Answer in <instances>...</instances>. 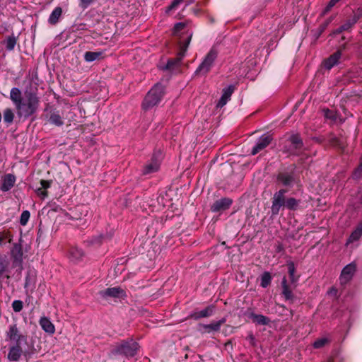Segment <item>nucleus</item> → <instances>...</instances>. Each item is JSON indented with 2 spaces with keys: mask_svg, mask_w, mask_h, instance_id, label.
I'll return each mask as SVG.
<instances>
[{
  "mask_svg": "<svg viewBox=\"0 0 362 362\" xmlns=\"http://www.w3.org/2000/svg\"><path fill=\"white\" fill-rule=\"evenodd\" d=\"M272 276L269 272H264L261 277V286L267 288L271 283Z\"/></svg>",
  "mask_w": 362,
  "mask_h": 362,
  "instance_id": "72a5a7b5",
  "label": "nucleus"
},
{
  "mask_svg": "<svg viewBox=\"0 0 362 362\" xmlns=\"http://www.w3.org/2000/svg\"><path fill=\"white\" fill-rule=\"evenodd\" d=\"M16 180V177L10 173L5 175L2 178L0 186L1 190L2 192H8L14 186Z\"/></svg>",
  "mask_w": 362,
  "mask_h": 362,
  "instance_id": "f3484780",
  "label": "nucleus"
},
{
  "mask_svg": "<svg viewBox=\"0 0 362 362\" xmlns=\"http://www.w3.org/2000/svg\"><path fill=\"white\" fill-rule=\"evenodd\" d=\"M300 203V200L296 199L293 197H289L286 199L285 208L289 210H297L299 204Z\"/></svg>",
  "mask_w": 362,
  "mask_h": 362,
  "instance_id": "c756f323",
  "label": "nucleus"
},
{
  "mask_svg": "<svg viewBox=\"0 0 362 362\" xmlns=\"http://www.w3.org/2000/svg\"><path fill=\"white\" fill-rule=\"evenodd\" d=\"M186 25L185 23H177L175 25L174 29H173V34L175 35H178V33L183 30L185 28Z\"/></svg>",
  "mask_w": 362,
  "mask_h": 362,
  "instance_id": "a19ab883",
  "label": "nucleus"
},
{
  "mask_svg": "<svg viewBox=\"0 0 362 362\" xmlns=\"http://www.w3.org/2000/svg\"><path fill=\"white\" fill-rule=\"evenodd\" d=\"M362 174V156L360 160V164L358 167L354 170L353 173V177L354 179H358Z\"/></svg>",
  "mask_w": 362,
  "mask_h": 362,
  "instance_id": "79ce46f5",
  "label": "nucleus"
},
{
  "mask_svg": "<svg viewBox=\"0 0 362 362\" xmlns=\"http://www.w3.org/2000/svg\"><path fill=\"white\" fill-rule=\"evenodd\" d=\"M338 2L340 1V0H337Z\"/></svg>",
  "mask_w": 362,
  "mask_h": 362,
  "instance_id": "3c124183",
  "label": "nucleus"
},
{
  "mask_svg": "<svg viewBox=\"0 0 362 362\" xmlns=\"http://www.w3.org/2000/svg\"><path fill=\"white\" fill-rule=\"evenodd\" d=\"M6 340L11 344L23 345L28 344V335L23 332L17 324L13 323L8 327L6 331Z\"/></svg>",
  "mask_w": 362,
  "mask_h": 362,
  "instance_id": "20e7f679",
  "label": "nucleus"
},
{
  "mask_svg": "<svg viewBox=\"0 0 362 362\" xmlns=\"http://www.w3.org/2000/svg\"><path fill=\"white\" fill-rule=\"evenodd\" d=\"M323 112L325 118L329 119L332 121H334L336 119V115L332 110L326 109L323 110Z\"/></svg>",
  "mask_w": 362,
  "mask_h": 362,
  "instance_id": "ea45409f",
  "label": "nucleus"
},
{
  "mask_svg": "<svg viewBox=\"0 0 362 362\" xmlns=\"http://www.w3.org/2000/svg\"><path fill=\"white\" fill-rule=\"evenodd\" d=\"M11 256L16 261H21L22 259L23 251L21 245L14 244L11 250Z\"/></svg>",
  "mask_w": 362,
  "mask_h": 362,
  "instance_id": "7c9ffc66",
  "label": "nucleus"
},
{
  "mask_svg": "<svg viewBox=\"0 0 362 362\" xmlns=\"http://www.w3.org/2000/svg\"><path fill=\"white\" fill-rule=\"evenodd\" d=\"M7 235L4 233H0V246L3 244L4 240L7 238Z\"/></svg>",
  "mask_w": 362,
  "mask_h": 362,
  "instance_id": "de8ad7c7",
  "label": "nucleus"
},
{
  "mask_svg": "<svg viewBox=\"0 0 362 362\" xmlns=\"http://www.w3.org/2000/svg\"><path fill=\"white\" fill-rule=\"evenodd\" d=\"M327 362H332V361H327Z\"/></svg>",
  "mask_w": 362,
  "mask_h": 362,
  "instance_id": "5fc2aeb1",
  "label": "nucleus"
},
{
  "mask_svg": "<svg viewBox=\"0 0 362 362\" xmlns=\"http://www.w3.org/2000/svg\"><path fill=\"white\" fill-rule=\"evenodd\" d=\"M338 2L340 1V0H337Z\"/></svg>",
  "mask_w": 362,
  "mask_h": 362,
  "instance_id": "864d4df0",
  "label": "nucleus"
},
{
  "mask_svg": "<svg viewBox=\"0 0 362 362\" xmlns=\"http://www.w3.org/2000/svg\"><path fill=\"white\" fill-rule=\"evenodd\" d=\"M217 57V52L214 49H211L206 55L203 62L197 69L195 73L197 74L205 75L206 74L213 66V64Z\"/></svg>",
  "mask_w": 362,
  "mask_h": 362,
  "instance_id": "423d86ee",
  "label": "nucleus"
},
{
  "mask_svg": "<svg viewBox=\"0 0 362 362\" xmlns=\"http://www.w3.org/2000/svg\"><path fill=\"white\" fill-rule=\"evenodd\" d=\"M30 214L28 211H23L21 215L20 223L22 226H25L30 218Z\"/></svg>",
  "mask_w": 362,
  "mask_h": 362,
  "instance_id": "e433bc0d",
  "label": "nucleus"
},
{
  "mask_svg": "<svg viewBox=\"0 0 362 362\" xmlns=\"http://www.w3.org/2000/svg\"><path fill=\"white\" fill-rule=\"evenodd\" d=\"M358 20V17L354 15L352 18L347 20L341 26H340L334 32L336 34H339L343 31L349 30Z\"/></svg>",
  "mask_w": 362,
  "mask_h": 362,
  "instance_id": "393cba45",
  "label": "nucleus"
},
{
  "mask_svg": "<svg viewBox=\"0 0 362 362\" xmlns=\"http://www.w3.org/2000/svg\"><path fill=\"white\" fill-rule=\"evenodd\" d=\"M14 119V113L10 108H6L4 111V122L8 125L11 124Z\"/></svg>",
  "mask_w": 362,
  "mask_h": 362,
  "instance_id": "473e14b6",
  "label": "nucleus"
},
{
  "mask_svg": "<svg viewBox=\"0 0 362 362\" xmlns=\"http://www.w3.org/2000/svg\"><path fill=\"white\" fill-rule=\"evenodd\" d=\"M332 291H334V293H336V290H334V289L330 290V293L332 292Z\"/></svg>",
  "mask_w": 362,
  "mask_h": 362,
  "instance_id": "8fccbe9b",
  "label": "nucleus"
},
{
  "mask_svg": "<svg viewBox=\"0 0 362 362\" xmlns=\"http://www.w3.org/2000/svg\"><path fill=\"white\" fill-rule=\"evenodd\" d=\"M165 94V86L160 83L155 84L147 93L141 103V108L148 111L156 106L161 101Z\"/></svg>",
  "mask_w": 362,
  "mask_h": 362,
  "instance_id": "f03ea898",
  "label": "nucleus"
},
{
  "mask_svg": "<svg viewBox=\"0 0 362 362\" xmlns=\"http://www.w3.org/2000/svg\"><path fill=\"white\" fill-rule=\"evenodd\" d=\"M52 181L42 180L40 181L41 187L36 189L37 195L42 199L46 198L48 195L47 189L50 187Z\"/></svg>",
  "mask_w": 362,
  "mask_h": 362,
  "instance_id": "412c9836",
  "label": "nucleus"
},
{
  "mask_svg": "<svg viewBox=\"0 0 362 362\" xmlns=\"http://www.w3.org/2000/svg\"><path fill=\"white\" fill-rule=\"evenodd\" d=\"M184 0H174L171 4L168 6L167 11L174 10L177 8V6L183 1Z\"/></svg>",
  "mask_w": 362,
  "mask_h": 362,
  "instance_id": "37998d69",
  "label": "nucleus"
},
{
  "mask_svg": "<svg viewBox=\"0 0 362 362\" xmlns=\"http://www.w3.org/2000/svg\"><path fill=\"white\" fill-rule=\"evenodd\" d=\"M69 256L71 261H78L83 256V252L76 247H72L69 249Z\"/></svg>",
  "mask_w": 362,
  "mask_h": 362,
  "instance_id": "bb28decb",
  "label": "nucleus"
},
{
  "mask_svg": "<svg viewBox=\"0 0 362 362\" xmlns=\"http://www.w3.org/2000/svg\"><path fill=\"white\" fill-rule=\"evenodd\" d=\"M332 145L339 146L340 148H344V144L337 138H334L332 141Z\"/></svg>",
  "mask_w": 362,
  "mask_h": 362,
  "instance_id": "49530a36",
  "label": "nucleus"
},
{
  "mask_svg": "<svg viewBox=\"0 0 362 362\" xmlns=\"http://www.w3.org/2000/svg\"><path fill=\"white\" fill-rule=\"evenodd\" d=\"M331 21H332V18H330V19L327 21V23H326V25H327L328 23H329V22H331Z\"/></svg>",
  "mask_w": 362,
  "mask_h": 362,
  "instance_id": "09e8293b",
  "label": "nucleus"
},
{
  "mask_svg": "<svg viewBox=\"0 0 362 362\" xmlns=\"http://www.w3.org/2000/svg\"><path fill=\"white\" fill-rule=\"evenodd\" d=\"M192 34H187L181 37L180 41V48L177 57L169 59L165 66V69L173 72L177 73L180 71L181 61L185 55L188 45L190 42Z\"/></svg>",
  "mask_w": 362,
  "mask_h": 362,
  "instance_id": "7ed1b4c3",
  "label": "nucleus"
},
{
  "mask_svg": "<svg viewBox=\"0 0 362 362\" xmlns=\"http://www.w3.org/2000/svg\"><path fill=\"white\" fill-rule=\"evenodd\" d=\"M272 138L270 135L264 134L257 141L255 146L252 148L251 153L256 155L262 150L264 149L271 143Z\"/></svg>",
  "mask_w": 362,
  "mask_h": 362,
  "instance_id": "9d476101",
  "label": "nucleus"
},
{
  "mask_svg": "<svg viewBox=\"0 0 362 362\" xmlns=\"http://www.w3.org/2000/svg\"><path fill=\"white\" fill-rule=\"evenodd\" d=\"M161 160V154H154L149 163L146 164L144 169V174H149L156 172L159 168Z\"/></svg>",
  "mask_w": 362,
  "mask_h": 362,
  "instance_id": "f8f14e48",
  "label": "nucleus"
},
{
  "mask_svg": "<svg viewBox=\"0 0 362 362\" xmlns=\"http://www.w3.org/2000/svg\"><path fill=\"white\" fill-rule=\"evenodd\" d=\"M12 308L13 310L18 313L23 309V302L19 300H16L12 303Z\"/></svg>",
  "mask_w": 362,
  "mask_h": 362,
  "instance_id": "58836bf2",
  "label": "nucleus"
},
{
  "mask_svg": "<svg viewBox=\"0 0 362 362\" xmlns=\"http://www.w3.org/2000/svg\"><path fill=\"white\" fill-rule=\"evenodd\" d=\"M329 342V339H327V338H321V339H317L314 344H313V346L314 348L315 349H320V348H322L326 344H327Z\"/></svg>",
  "mask_w": 362,
  "mask_h": 362,
  "instance_id": "4c0bfd02",
  "label": "nucleus"
},
{
  "mask_svg": "<svg viewBox=\"0 0 362 362\" xmlns=\"http://www.w3.org/2000/svg\"><path fill=\"white\" fill-rule=\"evenodd\" d=\"M100 296L103 298H120L126 296L125 291L120 287L107 288L99 292Z\"/></svg>",
  "mask_w": 362,
  "mask_h": 362,
  "instance_id": "1a4fd4ad",
  "label": "nucleus"
},
{
  "mask_svg": "<svg viewBox=\"0 0 362 362\" xmlns=\"http://www.w3.org/2000/svg\"><path fill=\"white\" fill-rule=\"evenodd\" d=\"M23 354L22 345L11 344L9 347L7 358L10 361H18Z\"/></svg>",
  "mask_w": 362,
  "mask_h": 362,
  "instance_id": "4468645a",
  "label": "nucleus"
},
{
  "mask_svg": "<svg viewBox=\"0 0 362 362\" xmlns=\"http://www.w3.org/2000/svg\"><path fill=\"white\" fill-rule=\"evenodd\" d=\"M214 311V306L209 305L202 310L197 311L191 314L190 317L194 320H198L202 317H208L212 315Z\"/></svg>",
  "mask_w": 362,
  "mask_h": 362,
  "instance_id": "aec40b11",
  "label": "nucleus"
},
{
  "mask_svg": "<svg viewBox=\"0 0 362 362\" xmlns=\"http://www.w3.org/2000/svg\"><path fill=\"white\" fill-rule=\"evenodd\" d=\"M6 268L5 260L0 257V274H2Z\"/></svg>",
  "mask_w": 362,
  "mask_h": 362,
  "instance_id": "a18cd8bd",
  "label": "nucleus"
},
{
  "mask_svg": "<svg viewBox=\"0 0 362 362\" xmlns=\"http://www.w3.org/2000/svg\"><path fill=\"white\" fill-rule=\"evenodd\" d=\"M288 269L291 282L295 283L297 281L298 278H296L294 275L296 269L294 264L293 262H290L288 264Z\"/></svg>",
  "mask_w": 362,
  "mask_h": 362,
  "instance_id": "f704fd0d",
  "label": "nucleus"
},
{
  "mask_svg": "<svg viewBox=\"0 0 362 362\" xmlns=\"http://www.w3.org/2000/svg\"><path fill=\"white\" fill-rule=\"evenodd\" d=\"M338 2L340 1V0H337Z\"/></svg>",
  "mask_w": 362,
  "mask_h": 362,
  "instance_id": "603ef678",
  "label": "nucleus"
},
{
  "mask_svg": "<svg viewBox=\"0 0 362 362\" xmlns=\"http://www.w3.org/2000/svg\"><path fill=\"white\" fill-rule=\"evenodd\" d=\"M291 148L296 151H300L303 148V141L298 134H293L290 136Z\"/></svg>",
  "mask_w": 362,
  "mask_h": 362,
  "instance_id": "a878e982",
  "label": "nucleus"
},
{
  "mask_svg": "<svg viewBox=\"0 0 362 362\" xmlns=\"http://www.w3.org/2000/svg\"><path fill=\"white\" fill-rule=\"evenodd\" d=\"M341 57V52L337 51L332 54L329 58L324 61V66L327 69H331L334 65H336Z\"/></svg>",
  "mask_w": 362,
  "mask_h": 362,
  "instance_id": "5701e85b",
  "label": "nucleus"
},
{
  "mask_svg": "<svg viewBox=\"0 0 362 362\" xmlns=\"http://www.w3.org/2000/svg\"><path fill=\"white\" fill-rule=\"evenodd\" d=\"M232 199L229 198H222L216 201L211 207L214 212L224 211L230 207L232 204Z\"/></svg>",
  "mask_w": 362,
  "mask_h": 362,
  "instance_id": "dca6fc26",
  "label": "nucleus"
},
{
  "mask_svg": "<svg viewBox=\"0 0 362 362\" xmlns=\"http://www.w3.org/2000/svg\"><path fill=\"white\" fill-rule=\"evenodd\" d=\"M39 324L42 329L49 334H53L55 332V327L53 323L47 317H42L40 319Z\"/></svg>",
  "mask_w": 362,
  "mask_h": 362,
  "instance_id": "6ab92c4d",
  "label": "nucleus"
},
{
  "mask_svg": "<svg viewBox=\"0 0 362 362\" xmlns=\"http://www.w3.org/2000/svg\"><path fill=\"white\" fill-rule=\"evenodd\" d=\"M362 235V224L359 225L356 229L353 231L349 236L348 240V243H353L354 241L358 240L360 237Z\"/></svg>",
  "mask_w": 362,
  "mask_h": 362,
  "instance_id": "2f4dec72",
  "label": "nucleus"
},
{
  "mask_svg": "<svg viewBox=\"0 0 362 362\" xmlns=\"http://www.w3.org/2000/svg\"><path fill=\"white\" fill-rule=\"evenodd\" d=\"M233 91L234 87L233 86H229L228 87L224 88L223 90V94L218 102L217 107H223L228 103V101L230 100Z\"/></svg>",
  "mask_w": 362,
  "mask_h": 362,
  "instance_id": "a211bd4d",
  "label": "nucleus"
},
{
  "mask_svg": "<svg viewBox=\"0 0 362 362\" xmlns=\"http://www.w3.org/2000/svg\"><path fill=\"white\" fill-rule=\"evenodd\" d=\"M47 122L53 125L61 127L64 124V119L59 111L51 110L45 115Z\"/></svg>",
  "mask_w": 362,
  "mask_h": 362,
  "instance_id": "9b49d317",
  "label": "nucleus"
},
{
  "mask_svg": "<svg viewBox=\"0 0 362 362\" xmlns=\"http://www.w3.org/2000/svg\"><path fill=\"white\" fill-rule=\"evenodd\" d=\"M247 315L250 318L252 319V322L257 325H267L270 322L269 317L262 315L255 314L253 312L248 313Z\"/></svg>",
  "mask_w": 362,
  "mask_h": 362,
  "instance_id": "4be33fe9",
  "label": "nucleus"
},
{
  "mask_svg": "<svg viewBox=\"0 0 362 362\" xmlns=\"http://www.w3.org/2000/svg\"><path fill=\"white\" fill-rule=\"evenodd\" d=\"M10 99L14 104L20 118L27 119L32 116L37 112L40 105V99L35 93L25 92L23 96L18 88H11Z\"/></svg>",
  "mask_w": 362,
  "mask_h": 362,
  "instance_id": "f257e3e1",
  "label": "nucleus"
},
{
  "mask_svg": "<svg viewBox=\"0 0 362 362\" xmlns=\"http://www.w3.org/2000/svg\"><path fill=\"white\" fill-rule=\"evenodd\" d=\"M277 181L284 186L292 187L295 179L292 173L280 172L277 175Z\"/></svg>",
  "mask_w": 362,
  "mask_h": 362,
  "instance_id": "2eb2a0df",
  "label": "nucleus"
},
{
  "mask_svg": "<svg viewBox=\"0 0 362 362\" xmlns=\"http://www.w3.org/2000/svg\"><path fill=\"white\" fill-rule=\"evenodd\" d=\"M226 320L225 318H222L221 320H220L218 321L212 322L209 325L200 324L199 325L200 330H202V329H203L204 330L202 331V332L208 333V334L214 332H218L220 330L221 327L222 326V325H223L226 322Z\"/></svg>",
  "mask_w": 362,
  "mask_h": 362,
  "instance_id": "ddd939ff",
  "label": "nucleus"
},
{
  "mask_svg": "<svg viewBox=\"0 0 362 362\" xmlns=\"http://www.w3.org/2000/svg\"><path fill=\"white\" fill-rule=\"evenodd\" d=\"M139 344L133 341H123L115 346L112 351L113 354H124L127 356H133L136 354Z\"/></svg>",
  "mask_w": 362,
  "mask_h": 362,
  "instance_id": "39448f33",
  "label": "nucleus"
},
{
  "mask_svg": "<svg viewBox=\"0 0 362 362\" xmlns=\"http://www.w3.org/2000/svg\"><path fill=\"white\" fill-rule=\"evenodd\" d=\"M286 192V189H281L274 194L272 205V212L274 215H277L281 208H285L286 201L285 194Z\"/></svg>",
  "mask_w": 362,
  "mask_h": 362,
  "instance_id": "0eeeda50",
  "label": "nucleus"
},
{
  "mask_svg": "<svg viewBox=\"0 0 362 362\" xmlns=\"http://www.w3.org/2000/svg\"><path fill=\"white\" fill-rule=\"evenodd\" d=\"M338 1L337 0H330L329 2L328 3L327 6H326V8H325V11H324V14L327 13L328 11H329L331 10V8L335 6V4L337 3Z\"/></svg>",
  "mask_w": 362,
  "mask_h": 362,
  "instance_id": "c03bdc74",
  "label": "nucleus"
},
{
  "mask_svg": "<svg viewBox=\"0 0 362 362\" xmlns=\"http://www.w3.org/2000/svg\"><path fill=\"white\" fill-rule=\"evenodd\" d=\"M282 293L286 298V300H293V294L292 292V290L289 288V286L287 284L286 278H284L282 280Z\"/></svg>",
  "mask_w": 362,
  "mask_h": 362,
  "instance_id": "cd10ccee",
  "label": "nucleus"
},
{
  "mask_svg": "<svg viewBox=\"0 0 362 362\" xmlns=\"http://www.w3.org/2000/svg\"><path fill=\"white\" fill-rule=\"evenodd\" d=\"M62 13V9L61 7H56L51 13L49 18V23L52 25H55Z\"/></svg>",
  "mask_w": 362,
  "mask_h": 362,
  "instance_id": "c85d7f7f",
  "label": "nucleus"
},
{
  "mask_svg": "<svg viewBox=\"0 0 362 362\" xmlns=\"http://www.w3.org/2000/svg\"><path fill=\"white\" fill-rule=\"evenodd\" d=\"M105 53L103 51L98 52H86L84 54V59L87 62H92L95 60L101 59L104 57Z\"/></svg>",
  "mask_w": 362,
  "mask_h": 362,
  "instance_id": "b1692460",
  "label": "nucleus"
},
{
  "mask_svg": "<svg viewBox=\"0 0 362 362\" xmlns=\"http://www.w3.org/2000/svg\"><path fill=\"white\" fill-rule=\"evenodd\" d=\"M356 270V264L351 262L347 264L341 271L339 276V281L341 285H345L349 282Z\"/></svg>",
  "mask_w": 362,
  "mask_h": 362,
  "instance_id": "6e6552de",
  "label": "nucleus"
},
{
  "mask_svg": "<svg viewBox=\"0 0 362 362\" xmlns=\"http://www.w3.org/2000/svg\"><path fill=\"white\" fill-rule=\"evenodd\" d=\"M6 47L8 50H13L16 44V40L14 37H8L6 42Z\"/></svg>",
  "mask_w": 362,
  "mask_h": 362,
  "instance_id": "c9c22d12",
  "label": "nucleus"
}]
</instances>
